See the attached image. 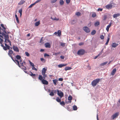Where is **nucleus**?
<instances>
[{"label": "nucleus", "mask_w": 120, "mask_h": 120, "mask_svg": "<svg viewBox=\"0 0 120 120\" xmlns=\"http://www.w3.org/2000/svg\"><path fill=\"white\" fill-rule=\"evenodd\" d=\"M8 54L9 56L11 58L12 60L18 66H19V62L17 60L15 59V60L13 59L12 57V55H14V53H13V51L11 49H9V50Z\"/></svg>", "instance_id": "f257e3e1"}, {"label": "nucleus", "mask_w": 120, "mask_h": 120, "mask_svg": "<svg viewBox=\"0 0 120 120\" xmlns=\"http://www.w3.org/2000/svg\"><path fill=\"white\" fill-rule=\"evenodd\" d=\"M15 57L17 60H19V61H18L19 62V67L21 68V67L23 66V63L25 64H26L25 62L24 61L23 62H22V60L21 59V57L19 55H17Z\"/></svg>", "instance_id": "f03ea898"}, {"label": "nucleus", "mask_w": 120, "mask_h": 120, "mask_svg": "<svg viewBox=\"0 0 120 120\" xmlns=\"http://www.w3.org/2000/svg\"><path fill=\"white\" fill-rule=\"evenodd\" d=\"M43 77L42 76L40 75L38 77V79L40 80L41 81L42 83L43 84L45 85H48V82L46 80H45V79H43Z\"/></svg>", "instance_id": "7ed1b4c3"}, {"label": "nucleus", "mask_w": 120, "mask_h": 120, "mask_svg": "<svg viewBox=\"0 0 120 120\" xmlns=\"http://www.w3.org/2000/svg\"><path fill=\"white\" fill-rule=\"evenodd\" d=\"M100 80V79L99 78L97 79L94 80L91 82V84L92 86L94 87L99 82Z\"/></svg>", "instance_id": "20e7f679"}, {"label": "nucleus", "mask_w": 120, "mask_h": 120, "mask_svg": "<svg viewBox=\"0 0 120 120\" xmlns=\"http://www.w3.org/2000/svg\"><path fill=\"white\" fill-rule=\"evenodd\" d=\"M47 69L45 68H44L42 71V75L43 76V78L44 79H45V78L47 77V75L45 74Z\"/></svg>", "instance_id": "39448f33"}, {"label": "nucleus", "mask_w": 120, "mask_h": 120, "mask_svg": "<svg viewBox=\"0 0 120 120\" xmlns=\"http://www.w3.org/2000/svg\"><path fill=\"white\" fill-rule=\"evenodd\" d=\"M85 52V50L83 49H81L78 51L77 54L79 55H82L84 54Z\"/></svg>", "instance_id": "423d86ee"}, {"label": "nucleus", "mask_w": 120, "mask_h": 120, "mask_svg": "<svg viewBox=\"0 0 120 120\" xmlns=\"http://www.w3.org/2000/svg\"><path fill=\"white\" fill-rule=\"evenodd\" d=\"M119 115V113L117 112L113 114L111 116V118L112 119L114 120L115 118H117Z\"/></svg>", "instance_id": "0eeeda50"}, {"label": "nucleus", "mask_w": 120, "mask_h": 120, "mask_svg": "<svg viewBox=\"0 0 120 120\" xmlns=\"http://www.w3.org/2000/svg\"><path fill=\"white\" fill-rule=\"evenodd\" d=\"M84 30L87 33H89L90 32V29L87 26H84L83 28Z\"/></svg>", "instance_id": "6e6552de"}, {"label": "nucleus", "mask_w": 120, "mask_h": 120, "mask_svg": "<svg viewBox=\"0 0 120 120\" xmlns=\"http://www.w3.org/2000/svg\"><path fill=\"white\" fill-rule=\"evenodd\" d=\"M57 91L58 95L60 97V98H61L64 96V94L63 92L61 91L60 92L59 90H57Z\"/></svg>", "instance_id": "1a4fd4ad"}, {"label": "nucleus", "mask_w": 120, "mask_h": 120, "mask_svg": "<svg viewBox=\"0 0 120 120\" xmlns=\"http://www.w3.org/2000/svg\"><path fill=\"white\" fill-rule=\"evenodd\" d=\"M13 48L14 51H15L19 52V50L17 46H15L14 45H13Z\"/></svg>", "instance_id": "9d476101"}, {"label": "nucleus", "mask_w": 120, "mask_h": 120, "mask_svg": "<svg viewBox=\"0 0 120 120\" xmlns=\"http://www.w3.org/2000/svg\"><path fill=\"white\" fill-rule=\"evenodd\" d=\"M0 31H1V33H0V34H2V33L3 32H4V33H5V34H7L9 33V32H7V31H6V30H5L4 31V29H3V28L1 29V30H0Z\"/></svg>", "instance_id": "9b49d317"}, {"label": "nucleus", "mask_w": 120, "mask_h": 120, "mask_svg": "<svg viewBox=\"0 0 120 120\" xmlns=\"http://www.w3.org/2000/svg\"><path fill=\"white\" fill-rule=\"evenodd\" d=\"M116 71V68L114 69L111 73V74L112 76L115 74Z\"/></svg>", "instance_id": "f8f14e48"}, {"label": "nucleus", "mask_w": 120, "mask_h": 120, "mask_svg": "<svg viewBox=\"0 0 120 120\" xmlns=\"http://www.w3.org/2000/svg\"><path fill=\"white\" fill-rule=\"evenodd\" d=\"M5 33H4L3 32L2 33V36H4L5 38V39H7V38H9V36L7 34H5Z\"/></svg>", "instance_id": "ddd939ff"}, {"label": "nucleus", "mask_w": 120, "mask_h": 120, "mask_svg": "<svg viewBox=\"0 0 120 120\" xmlns=\"http://www.w3.org/2000/svg\"><path fill=\"white\" fill-rule=\"evenodd\" d=\"M118 45V44L115 43H112V48H115Z\"/></svg>", "instance_id": "4468645a"}, {"label": "nucleus", "mask_w": 120, "mask_h": 120, "mask_svg": "<svg viewBox=\"0 0 120 120\" xmlns=\"http://www.w3.org/2000/svg\"><path fill=\"white\" fill-rule=\"evenodd\" d=\"M106 8L107 9H111L112 7V5L111 4H109L105 6Z\"/></svg>", "instance_id": "2eb2a0df"}, {"label": "nucleus", "mask_w": 120, "mask_h": 120, "mask_svg": "<svg viewBox=\"0 0 120 120\" xmlns=\"http://www.w3.org/2000/svg\"><path fill=\"white\" fill-rule=\"evenodd\" d=\"M111 25L112 23H110L109 24V25L107 26L106 28V30L107 32L109 31V29L111 26Z\"/></svg>", "instance_id": "dca6fc26"}, {"label": "nucleus", "mask_w": 120, "mask_h": 120, "mask_svg": "<svg viewBox=\"0 0 120 120\" xmlns=\"http://www.w3.org/2000/svg\"><path fill=\"white\" fill-rule=\"evenodd\" d=\"M110 35H108V36L107 37V40L106 41V43L105 44V45H107L108 44V43H109V40H110Z\"/></svg>", "instance_id": "f3484780"}, {"label": "nucleus", "mask_w": 120, "mask_h": 120, "mask_svg": "<svg viewBox=\"0 0 120 120\" xmlns=\"http://www.w3.org/2000/svg\"><path fill=\"white\" fill-rule=\"evenodd\" d=\"M45 47L46 48H50L51 47L49 43L47 42L45 44Z\"/></svg>", "instance_id": "a211bd4d"}, {"label": "nucleus", "mask_w": 120, "mask_h": 120, "mask_svg": "<svg viewBox=\"0 0 120 120\" xmlns=\"http://www.w3.org/2000/svg\"><path fill=\"white\" fill-rule=\"evenodd\" d=\"M5 43H7L8 42L9 43V45L11 46V41L8 39V38H7L6 39H5Z\"/></svg>", "instance_id": "6ab92c4d"}, {"label": "nucleus", "mask_w": 120, "mask_h": 120, "mask_svg": "<svg viewBox=\"0 0 120 120\" xmlns=\"http://www.w3.org/2000/svg\"><path fill=\"white\" fill-rule=\"evenodd\" d=\"M67 65V64H59L58 65V66L60 68H61L62 67H63L65 66H66Z\"/></svg>", "instance_id": "aec40b11"}, {"label": "nucleus", "mask_w": 120, "mask_h": 120, "mask_svg": "<svg viewBox=\"0 0 120 120\" xmlns=\"http://www.w3.org/2000/svg\"><path fill=\"white\" fill-rule=\"evenodd\" d=\"M25 2L24 0H21L19 3H18V5H21L24 3Z\"/></svg>", "instance_id": "412c9836"}, {"label": "nucleus", "mask_w": 120, "mask_h": 120, "mask_svg": "<svg viewBox=\"0 0 120 120\" xmlns=\"http://www.w3.org/2000/svg\"><path fill=\"white\" fill-rule=\"evenodd\" d=\"M3 38L2 36L0 35V44L3 43L4 40L3 39Z\"/></svg>", "instance_id": "4be33fe9"}, {"label": "nucleus", "mask_w": 120, "mask_h": 120, "mask_svg": "<svg viewBox=\"0 0 120 120\" xmlns=\"http://www.w3.org/2000/svg\"><path fill=\"white\" fill-rule=\"evenodd\" d=\"M52 81L55 85H56L57 84L56 83L58 82V80L56 79H55L53 80Z\"/></svg>", "instance_id": "5701e85b"}, {"label": "nucleus", "mask_w": 120, "mask_h": 120, "mask_svg": "<svg viewBox=\"0 0 120 120\" xmlns=\"http://www.w3.org/2000/svg\"><path fill=\"white\" fill-rule=\"evenodd\" d=\"M72 69L71 68V67H66L65 68V70L66 71L68 70H71Z\"/></svg>", "instance_id": "b1692460"}, {"label": "nucleus", "mask_w": 120, "mask_h": 120, "mask_svg": "<svg viewBox=\"0 0 120 120\" xmlns=\"http://www.w3.org/2000/svg\"><path fill=\"white\" fill-rule=\"evenodd\" d=\"M120 15L119 13H117V14H115L113 15V17L114 18H116L118 16H119Z\"/></svg>", "instance_id": "393cba45"}, {"label": "nucleus", "mask_w": 120, "mask_h": 120, "mask_svg": "<svg viewBox=\"0 0 120 120\" xmlns=\"http://www.w3.org/2000/svg\"><path fill=\"white\" fill-rule=\"evenodd\" d=\"M99 22L98 21H97L95 23L94 25L95 26H97L99 25Z\"/></svg>", "instance_id": "a878e982"}, {"label": "nucleus", "mask_w": 120, "mask_h": 120, "mask_svg": "<svg viewBox=\"0 0 120 120\" xmlns=\"http://www.w3.org/2000/svg\"><path fill=\"white\" fill-rule=\"evenodd\" d=\"M40 24V22L39 21L36 22L35 24V26H38Z\"/></svg>", "instance_id": "bb28decb"}, {"label": "nucleus", "mask_w": 120, "mask_h": 120, "mask_svg": "<svg viewBox=\"0 0 120 120\" xmlns=\"http://www.w3.org/2000/svg\"><path fill=\"white\" fill-rule=\"evenodd\" d=\"M23 68H22V69L26 73H27V71H26V67H24V66H23Z\"/></svg>", "instance_id": "cd10ccee"}, {"label": "nucleus", "mask_w": 120, "mask_h": 120, "mask_svg": "<svg viewBox=\"0 0 120 120\" xmlns=\"http://www.w3.org/2000/svg\"><path fill=\"white\" fill-rule=\"evenodd\" d=\"M58 35V36H60L61 34V32L60 30H59L57 31Z\"/></svg>", "instance_id": "c85d7f7f"}, {"label": "nucleus", "mask_w": 120, "mask_h": 120, "mask_svg": "<svg viewBox=\"0 0 120 120\" xmlns=\"http://www.w3.org/2000/svg\"><path fill=\"white\" fill-rule=\"evenodd\" d=\"M32 77H34L35 76V74H33L32 72L30 71V74H29Z\"/></svg>", "instance_id": "c756f323"}, {"label": "nucleus", "mask_w": 120, "mask_h": 120, "mask_svg": "<svg viewBox=\"0 0 120 120\" xmlns=\"http://www.w3.org/2000/svg\"><path fill=\"white\" fill-rule=\"evenodd\" d=\"M60 3L61 5H62L64 4V1L63 0H60Z\"/></svg>", "instance_id": "7c9ffc66"}, {"label": "nucleus", "mask_w": 120, "mask_h": 120, "mask_svg": "<svg viewBox=\"0 0 120 120\" xmlns=\"http://www.w3.org/2000/svg\"><path fill=\"white\" fill-rule=\"evenodd\" d=\"M22 8L20 9L19 11V12L20 14V16H21L22 15Z\"/></svg>", "instance_id": "2f4dec72"}, {"label": "nucleus", "mask_w": 120, "mask_h": 120, "mask_svg": "<svg viewBox=\"0 0 120 120\" xmlns=\"http://www.w3.org/2000/svg\"><path fill=\"white\" fill-rule=\"evenodd\" d=\"M73 110H76L77 109V107L76 105H74L73 107Z\"/></svg>", "instance_id": "473e14b6"}, {"label": "nucleus", "mask_w": 120, "mask_h": 120, "mask_svg": "<svg viewBox=\"0 0 120 120\" xmlns=\"http://www.w3.org/2000/svg\"><path fill=\"white\" fill-rule=\"evenodd\" d=\"M96 15L95 13L94 12L92 13V16L93 18H94L96 17Z\"/></svg>", "instance_id": "72a5a7b5"}, {"label": "nucleus", "mask_w": 120, "mask_h": 120, "mask_svg": "<svg viewBox=\"0 0 120 120\" xmlns=\"http://www.w3.org/2000/svg\"><path fill=\"white\" fill-rule=\"evenodd\" d=\"M56 101L58 102H60L61 100L59 97H57L56 99Z\"/></svg>", "instance_id": "f704fd0d"}, {"label": "nucleus", "mask_w": 120, "mask_h": 120, "mask_svg": "<svg viewBox=\"0 0 120 120\" xmlns=\"http://www.w3.org/2000/svg\"><path fill=\"white\" fill-rule=\"evenodd\" d=\"M68 100L69 101H71L72 99V97L71 96H69L68 98Z\"/></svg>", "instance_id": "c9c22d12"}, {"label": "nucleus", "mask_w": 120, "mask_h": 120, "mask_svg": "<svg viewBox=\"0 0 120 120\" xmlns=\"http://www.w3.org/2000/svg\"><path fill=\"white\" fill-rule=\"evenodd\" d=\"M96 33V31L95 30H93L91 32V34L92 35H94Z\"/></svg>", "instance_id": "e433bc0d"}, {"label": "nucleus", "mask_w": 120, "mask_h": 120, "mask_svg": "<svg viewBox=\"0 0 120 120\" xmlns=\"http://www.w3.org/2000/svg\"><path fill=\"white\" fill-rule=\"evenodd\" d=\"M108 63L107 61L101 64V66H103L106 64Z\"/></svg>", "instance_id": "4c0bfd02"}, {"label": "nucleus", "mask_w": 120, "mask_h": 120, "mask_svg": "<svg viewBox=\"0 0 120 120\" xmlns=\"http://www.w3.org/2000/svg\"><path fill=\"white\" fill-rule=\"evenodd\" d=\"M49 95L51 96H53L54 95V92L53 91H52H52L51 92H50V93L49 94Z\"/></svg>", "instance_id": "58836bf2"}, {"label": "nucleus", "mask_w": 120, "mask_h": 120, "mask_svg": "<svg viewBox=\"0 0 120 120\" xmlns=\"http://www.w3.org/2000/svg\"><path fill=\"white\" fill-rule=\"evenodd\" d=\"M60 104H61L62 105H65V104L64 102V101H62V102L60 101Z\"/></svg>", "instance_id": "ea45409f"}, {"label": "nucleus", "mask_w": 120, "mask_h": 120, "mask_svg": "<svg viewBox=\"0 0 120 120\" xmlns=\"http://www.w3.org/2000/svg\"><path fill=\"white\" fill-rule=\"evenodd\" d=\"M29 63L30 65L32 66V67L34 66V63L31 62L30 60L29 61Z\"/></svg>", "instance_id": "a19ab883"}, {"label": "nucleus", "mask_w": 120, "mask_h": 120, "mask_svg": "<svg viewBox=\"0 0 120 120\" xmlns=\"http://www.w3.org/2000/svg\"><path fill=\"white\" fill-rule=\"evenodd\" d=\"M2 27V28L4 29V31L6 29V28L4 27V25L3 24H1L0 25Z\"/></svg>", "instance_id": "79ce46f5"}, {"label": "nucleus", "mask_w": 120, "mask_h": 120, "mask_svg": "<svg viewBox=\"0 0 120 120\" xmlns=\"http://www.w3.org/2000/svg\"><path fill=\"white\" fill-rule=\"evenodd\" d=\"M51 18L53 20H59V19H58V18L57 19L56 17H55L54 19H53L52 18V17H51Z\"/></svg>", "instance_id": "37998d69"}, {"label": "nucleus", "mask_w": 120, "mask_h": 120, "mask_svg": "<svg viewBox=\"0 0 120 120\" xmlns=\"http://www.w3.org/2000/svg\"><path fill=\"white\" fill-rule=\"evenodd\" d=\"M77 16H79L81 14L80 12H76L75 14Z\"/></svg>", "instance_id": "c03bdc74"}, {"label": "nucleus", "mask_w": 120, "mask_h": 120, "mask_svg": "<svg viewBox=\"0 0 120 120\" xmlns=\"http://www.w3.org/2000/svg\"><path fill=\"white\" fill-rule=\"evenodd\" d=\"M35 4L34 3H33V4H31L29 7V8H32L33 6H34V5Z\"/></svg>", "instance_id": "a18cd8bd"}, {"label": "nucleus", "mask_w": 120, "mask_h": 120, "mask_svg": "<svg viewBox=\"0 0 120 120\" xmlns=\"http://www.w3.org/2000/svg\"><path fill=\"white\" fill-rule=\"evenodd\" d=\"M25 54L27 56H29L30 55L29 53L27 52H25Z\"/></svg>", "instance_id": "49530a36"}, {"label": "nucleus", "mask_w": 120, "mask_h": 120, "mask_svg": "<svg viewBox=\"0 0 120 120\" xmlns=\"http://www.w3.org/2000/svg\"><path fill=\"white\" fill-rule=\"evenodd\" d=\"M57 1V0H52L51 1V2L52 3H55Z\"/></svg>", "instance_id": "de8ad7c7"}, {"label": "nucleus", "mask_w": 120, "mask_h": 120, "mask_svg": "<svg viewBox=\"0 0 120 120\" xmlns=\"http://www.w3.org/2000/svg\"><path fill=\"white\" fill-rule=\"evenodd\" d=\"M41 61L42 62H45V60L43 58H41L40 59Z\"/></svg>", "instance_id": "09e8293b"}, {"label": "nucleus", "mask_w": 120, "mask_h": 120, "mask_svg": "<svg viewBox=\"0 0 120 120\" xmlns=\"http://www.w3.org/2000/svg\"><path fill=\"white\" fill-rule=\"evenodd\" d=\"M32 69L34 70H35L36 71H37V69L35 68L34 67V66L32 67Z\"/></svg>", "instance_id": "8fccbe9b"}, {"label": "nucleus", "mask_w": 120, "mask_h": 120, "mask_svg": "<svg viewBox=\"0 0 120 120\" xmlns=\"http://www.w3.org/2000/svg\"><path fill=\"white\" fill-rule=\"evenodd\" d=\"M44 56L45 57L46 56H49V55L46 53H45L44 54Z\"/></svg>", "instance_id": "3c124183"}, {"label": "nucleus", "mask_w": 120, "mask_h": 120, "mask_svg": "<svg viewBox=\"0 0 120 120\" xmlns=\"http://www.w3.org/2000/svg\"><path fill=\"white\" fill-rule=\"evenodd\" d=\"M100 38L101 39H103L104 37L103 35H102L100 36Z\"/></svg>", "instance_id": "603ef678"}, {"label": "nucleus", "mask_w": 120, "mask_h": 120, "mask_svg": "<svg viewBox=\"0 0 120 120\" xmlns=\"http://www.w3.org/2000/svg\"><path fill=\"white\" fill-rule=\"evenodd\" d=\"M60 52H59L57 53H55L53 54V55H57L59 54H60Z\"/></svg>", "instance_id": "864d4df0"}, {"label": "nucleus", "mask_w": 120, "mask_h": 120, "mask_svg": "<svg viewBox=\"0 0 120 120\" xmlns=\"http://www.w3.org/2000/svg\"><path fill=\"white\" fill-rule=\"evenodd\" d=\"M107 18V16L106 15H105L103 17V20H105Z\"/></svg>", "instance_id": "5fc2aeb1"}, {"label": "nucleus", "mask_w": 120, "mask_h": 120, "mask_svg": "<svg viewBox=\"0 0 120 120\" xmlns=\"http://www.w3.org/2000/svg\"><path fill=\"white\" fill-rule=\"evenodd\" d=\"M66 3L67 4H69L70 1V0H66Z\"/></svg>", "instance_id": "6e6d98bb"}, {"label": "nucleus", "mask_w": 120, "mask_h": 120, "mask_svg": "<svg viewBox=\"0 0 120 120\" xmlns=\"http://www.w3.org/2000/svg\"><path fill=\"white\" fill-rule=\"evenodd\" d=\"M41 1V0H38L37 1H36L34 3L35 4L38 3V2Z\"/></svg>", "instance_id": "4d7b16f0"}, {"label": "nucleus", "mask_w": 120, "mask_h": 120, "mask_svg": "<svg viewBox=\"0 0 120 120\" xmlns=\"http://www.w3.org/2000/svg\"><path fill=\"white\" fill-rule=\"evenodd\" d=\"M84 44V43L83 42H81L79 44V45L80 46Z\"/></svg>", "instance_id": "13d9d810"}, {"label": "nucleus", "mask_w": 120, "mask_h": 120, "mask_svg": "<svg viewBox=\"0 0 120 120\" xmlns=\"http://www.w3.org/2000/svg\"><path fill=\"white\" fill-rule=\"evenodd\" d=\"M65 43H62L60 45L61 46H64L65 45Z\"/></svg>", "instance_id": "bf43d9fd"}, {"label": "nucleus", "mask_w": 120, "mask_h": 120, "mask_svg": "<svg viewBox=\"0 0 120 120\" xmlns=\"http://www.w3.org/2000/svg\"><path fill=\"white\" fill-rule=\"evenodd\" d=\"M103 9L101 8H99L98 9V11H102V10Z\"/></svg>", "instance_id": "052dcab7"}, {"label": "nucleus", "mask_w": 120, "mask_h": 120, "mask_svg": "<svg viewBox=\"0 0 120 120\" xmlns=\"http://www.w3.org/2000/svg\"><path fill=\"white\" fill-rule=\"evenodd\" d=\"M3 48V49L5 50H7V49L6 47H5V46H4Z\"/></svg>", "instance_id": "680f3d73"}, {"label": "nucleus", "mask_w": 120, "mask_h": 120, "mask_svg": "<svg viewBox=\"0 0 120 120\" xmlns=\"http://www.w3.org/2000/svg\"><path fill=\"white\" fill-rule=\"evenodd\" d=\"M16 20L17 21V22L18 23H19V20L18 18H16Z\"/></svg>", "instance_id": "e2e57ef3"}, {"label": "nucleus", "mask_w": 120, "mask_h": 120, "mask_svg": "<svg viewBox=\"0 0 120 120\" xmlns=\"http://www.w3.org/2000/svg\"><path fill=\"white\" fill-rule=\"evenodd\" d=\"M58 80L60 81H62L63 80V79L62 78H60Z\"/></svg>", "instance_id": "0e129e2a"}, {"label": "nucleus", "mask_w": 120, "mask_h": 120, "mask_svg": "<svg viewBox=\"0 0 120 120\" xmlns=\"http://www.w3.org/2000/svg\"><path fill=\"white\" fill-rule=\"evenodd\" d=\"M60 57L62 59H64V56H60Z\"/></svg>", "instance_id": "69168bd1"}, {"label": "nucleus", "mask_w": 120, "mask_h": 120, "mask_svg": "<svg viewBox=\"0 0 120 120\" xmlns=\"http://www.w3.org/2000/svg\"><path fill=\"white\" fill-rule=\"evenodd\" d=\"M52 91H53V92H54V93L55 94H56V90H52Z\"/></svg>", "instance_id": "338daca9"}, {"label": "nucleus", "mask_w": 120, "mask_h": 120, "mask_svg": "<svg viewBox=\"0 0 120 120\" xmlns=\"http://www.w3.org/2000/svg\"><path fill=\"white\" fill-rule=\"evenodd\" d=\"M6 47L7 48V49H9V50L10 48V47L9 46V45H8Z\"/></svg>", "instance_id": "774afa93"}]
</instances>
